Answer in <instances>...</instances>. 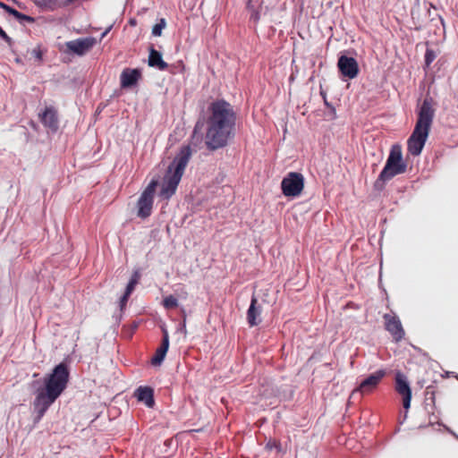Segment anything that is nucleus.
Segmentation results:
<instances>
[{
    "label": "nucleus",
    "mask_w": 458,
    "mask_h": 458,
    "mask_svg": "<svg viewBox=\"0 0 458 458\" xmlns=\"http://www.w3.org/2000/svg\"><path fill=\"white\" fill-rule=\"evenodd\" d=\"M435 59V55L432 50L428 49L425 54V62L427 65H429Z\"/></svg>",
    "instance_id": "nucleus-28"
},
{
    "label": "nucleus",
    "mask_w": 458,
    "mask_h": 458,
    "mask_svg": "<svg viewBox=\"0 0 458 458\" xmlns=\"http://www.w3.org/2000/svg\"><path fill=\"white\" fill-rule=\"evenodd\" d=\"M0 6L4 10L6 11L9 14L11 13V12L13 11V8L10 7L9 5L5 4H3V3H0Z\"/></svg>",
    "instance_id": "nucleus-32"
},
{
    "label": "nucleus",
    "mask_w": 458,
    "mask_h": 458,
    "mask_svg": "<svg viewBox=\"0 0 458 458\" xmlns=\"http://www.w3.org/2000/svg\"><path fill=\"white\" fill-rule=\"evenodd\" d=\"M304 187V177L296 172L289 173L281 182L282 192L285 197L294 198L299 196Z\"/></svg>",
    "instance_id": "nucleus-7"
},
{
    "label": "nucleus",
    "mask_w": 458,
    "mask_h": 458,
    "mask_svg": "<svg viewBox=\"0 0 458 458\" xmlns=\"http://www.w3.org/2000/svg\"><path fill=\"white\" fill-rule=\"evenodd\" d=\"M169 347V337L166 330H164V335L161 345L156 350L154 356L151 358V364L159 366L165 359V353Z\"/></svg>",
    "instance_id": "nucleus-16"
},
{
    "label": "nucleus",
    "mask_w": 458,
    "mask_h": 458,
    "mask_svg": "<svg viewBox=\"0 0 458 458\" xmlns=\"http://www.w3.org/2000/svg\"><path fill=\"white\" fill-rule=\"evenodd\" d=\"M383 318L386 329L392 335L396 342L401 341L404 336V330L399 318L390 314H385Z\"/></svg>",
    "instance_id": "nucleus-13"
},
{
    "label": "nucleus",
    "mask_w": 458,
    "mask_h": 458,
    "mask_svg": "<svg viewBox=\"0 0 458 458\" xmlns=\"http://www.w3.org/2000/svg\"><path fill=\"white\" fill-rule=\"evenodd\" d=\"M138 401L144 403L148 407L152 408L155 404L153 389L148 386H140L136 391Z\"/></svg>",
    "instance_id": "nucleus-18"
},
{
    "label": "nucleus",
    "mask_w": 458,
    "mask_h": 458,
    "mask_svg": "<svg viewBox=\"0 0 458 458\" xmlns=\"http://www.w3.org/2000/svg\"><path fill=\"white\" fill-rule=\"evenodd\" d=\"M395 391L403 396V408L407 411L411 405V389L406 376L401 371L395 372Z\"/></svg>",
    "instance_id": "nucleus-10"
},
{
    "label": "nucleus",
    "mask_w": 458,
    "mask_h": 458,
    "mask_svg": "<svg viewBox=\"0 0 458 458\" xmlns=\"http://www.w3.org/2000/svg\"><path fill=\"white\" fill-rule=\"evenodd\" d=\"M163 304L166 309H174L178 306V301L175 297H174L173 295H169L164 299Z\"/></svg>",
    "instance_id": "nucleus-23"
},
{
    "label": "nucleus",
    "mask_w": 458,
    "mask_h": 458,
    "mask_svg": "<svg viewBox=\"0 0 458 458\" xmlns=\"http://www.w3.org/2000/svg\"><path fill=\"white\" fill-rule=\"evenodd\" d=\"M262 0H249L248 8L250 10V21L254 23H258L260 18L259 8L261 6Z\"/></svg>",
    "instance_id": "nucleus-20"
},
{
    "label": "nucleus",
    "mask_w": 458,
    "mask_h": 458,
    "mask_svg": "<svg viewBox=\"0 0 458 458\" xmlns=\"http://www.w3.org/2000/svg\"><path fill=\"white\" fill-rule=\"evenodd\" d=\"M140 279V274L139 271H134V273L131 276V278L130 282L128 283L125 292H127V294H131L133 292L135 286L139 284V281Z\"/></svg>",
    "instance_id": "nucleus-22"
},
{
    "label": "nucleus",
    "mask_w": 458,
    "mask_h": 458,
    "mask_svg": "<svg viewBox=\"0 0 458 458\" xmlns=\"http://www.w3.org/2000/svg\"><path fill=\"white\" fill-rule=\"evenodd\" d=\"M191 156V150L189 146H182L180 148L163 178L159 193L162 198L168 199L174 194Z\"/></svg>",
    "instance_id": "nucleus-3"
},
{
    "label": "nucleus",
    "mask_w": 458,
    "mask_h": 458,
    "mask_svg": "<svg viewBox=\"0 0 458 458\" xmlns=\"http://www.w3.org/2000/svg\"><path fill=\"white\" fill-rule=\"evenodd\" d=\"M233 128L208 123L206 145L208 149L215 150L225 147Z\"/></svg>",
    "instance_id": "nucleus-6"
},
{
    "label": "nucleus",
    "mask_w": 458,
    "mask_h": 458,
    "mask_svg": "<svg viewBox=\"0 0 458 458\" xmlns=\"http://www.w3.org/2000/svg\"><path fill=\"white\" fill-rule=\"evenodd\" d=\"M386 372L384 369H379L369 375L364 380L360 382L358 387H356L352 392L351 396L355 395L356 394H360V395H366L373 393L382 379L386 377Z\"/></svg>",
    "instance_id": "nucleus-9"
},
{
    "label": "nucleus",
    "mask_w": 458,
    "mask_h": 458,
    "mask_svg": "<svg viewBox=\"0 0 458 458\" xmlns=\"http://www.w3.org/2000/svg\"><path fill=\"white\" fill-rule=\"evenodd\" d=\"M434 115L433 99L426 98L419 107L415 127L407 140V150L413 157H417L421 153L428 137Z\"/></svg>",
    "instance_id": "nucleus-2"
},
{
    "label": "nucleus",
    "mask_w": 458,
    "mask_h": 458,
    "mask_svg": "<svg viewBox=\"0 0 458 458\" xmlns=\"http://www.w3.org/2000/svg\"><path fill=\"white\" fill-rule=\"evenodd\" d=\"M39 118L41 123L51 129L52 131H56L58 128V118L56 110L50 106L47 107L42 114H39Z\"/></svg>",
    "instance_id": "nucleus-15"
},
{
    "label": "nucleus",
    "mask_w": 458,
    "mask_h": 458,
    "mask_svg": "<svg viewBox=\"0 0 458 458\" xmlns=\"http://www.w3.org/2000/svg\"><path fill=\"white\" fill-rule=\"evenodd\" d=\"M0 38H2L9 45H11V43H12L11 38L7 36V34L3 30V29L1 27H0Z\"/></svg>",
    "instance_id": "nucleus-31"
},
{
    "label": "nucleus",
    "mask_w": 458,
    "mask_h": 458,
    "mask_svg": "<svg viewBox=\"0 0 458 458\" xmlns=\"http://www.w3.org/2000/svg\"><path fill=\"white\" fill-rule=\"evenodd\" d=\"M141 74L138 69H124L120 77L121 87L123 89L130 88L135 86L138 83Z\"/></svg>",
    "instance_id": "nucleus-14"
},
{
    "label": "nucleus",
    "mask_w": 458,
    "mask_h": 458,
    "mask_svg": "<svg viewBox=\"0 0 458 458\" xmlns=\"http://www.w3.org/2000/svg\"><path fill=\"white\" fill-rule=\"evenodd\" d=\"M266 448L268 450H272L275 448L279 453L282 451L280 443L275 439L268 440V442L266 444Z\"/></svg>",
    "instance_id": "nucleus-27"
},
{
    "label": "nucleus",
    "mask_w": 458,
    "mask_h": 458,
    "mask_svg": "<svg viewBox=\"0 0 458 458\" xmlns=\"http://www.w3.org/2000/svg\"><path fill=\"white\" fill-rule=\"evenodd\" d=\"M96 43L97 41L94 38L88 37L66 42L65 46L69 53L81 56L89 52Z\"/></svg>",
    "instance_id": "nucleus-12"
},
{
    "label": "nucleus",
    "mask_w": 458,
    "mask_h": 458,
    "mask_svg": "<svg viewBox=\"0 0 458 458\" xmlns=\"http://www.w3.org/2000/svg\"><path fill=\"white\" fill-rule=\"evenodd\" d=\"M35 3L38 6L50 11H54L60 6L57 0H35Z\"/></svg>",
    "instance_id": "nucleus-21"
},
{
    "label": "nucleus",
    "mask_w": 458,
    "mask_h": 458,
    "mask_svg": "<svg viewBox=\"0 0 458 458\" xmlns=\"http://www.w3.org/2000/svg\"><path fill=\"white\" fill-rule=\"evenodd\" d=\"M70 372L68 365L62 362L55 366L53 371L44 379L45 386L37 392L34 408L42 418L51 404L61 395L67 386Z\"/></svg>",
    "instance_id": "nucleus-1"
},
{
    "label": "nucleus",
    "mask_w": 458,
    "mask_h": 458,
    "mask_svg": "<svg viewBox=\"0 0 458 458\" xmlns=\"http://www.w3.org/2000/svg\"><path fill=\"white\" fill-rule=\"evenodd\" d=\"M406 170L407 164L403 159L402 147L399 144H394L391 147L386 165L375 182V187L383 188L386 181L405 173Z\"/></svg>",
    "instance_id": "nucleus-4"
},
{
    "label": "nucleus",
    "mask_w": 458,
    "mask_h": 458,
    "mask_svg": "<svg viewBox=\"0 0 458 458\" xmlns=\"http://www.w3.org/2000/svg\"><path fill=\"white\" fill-rule=\"evenodd\" d=\"M337 67L342 76L348 79L356 78L360 72L356 59L344 55L338 58Z\"/></svg>",
    "instance_id": "nucleus-11"
},
{
    "label": "nucleus",
    "mask_w": 458,
    "mask_h": 458,
    "mask_svg": "<svg viewBox=\"0 0 458 458\" xmlns=\"http://www.w3.org/2000/svg\"><path fill=\"white\" fill-rule=\"evenodd\" d=\"M208 110L210 115L208 118V123L226 126L230 128L234 127L235 114L230 106L225 100H216L210 104Z\"/></svg>",
    "instance_id": "nucleus-5"
},
{
    "label": "nucleus",
    "mask_w": 458,
    "mask_h": 458,
    "mask_svg": "<svg viewBox=\"0 0 458 458\" xmlns=\"http://www.w3.org/2000/svg\"><path fill=\"white\" fill-rule=\"evenodd\" d=\"M258 300L255 296H252L250 305L247 311V320L250 327H255L260 322V312L261 308L257 306Z\"/></svg>",
    "instance_id": "nucleus-17"
},
{
    "label": "nucleus",
    "mask_w": 458,
    "mask_h": 458,
    "mask_svg": "<svg viewBox=\"0 0 458 458\" xmlns=\"http://www.w3.org/2000/svg\"><path fill=\"white\" fill-rule=\"evenodd\" d=\"M165 27V19H161L160 21L156 24L152 29V34L156 37H158L162 34L163 29Z\"/></svg>",
    "instance_id": "nucleus-25"
},
{
    "label": "nucleus",
    "mask_w": 458,
    "mask_h": 458,
    "mask_svg": "<svg viewBox=\"0 0 458 458\" xmlns=\"http://www.w3.org/2000/svg\"><path fill=\"white\" fill-rule=\"evenodd\" d=\"M130 295L131 294H127V292H125L124 294L123 295V297L121 298V300H120L121 310H123V308L126 306V303L128 301Z\"/></svg>",
    "instance_id": "nucleus-30"
},
{
    "label": "nucleus",
    "mask_w": 458,
    "mask_h": 458,
    "mask_svg": "<svg viewBox=\"0 0 458 458\" xmlns=\"http://www.w3.org/2000/svg\"><path fill=\"white\" fill-rule=\"evenodd\" d=\"M148 65L160 71L167 68V64L163 61L161 54L153 47H149Z\"/></svg>",
    "instance_id": "nucleus-19"
},
{
    "label": "nucleus",
    "mask_w": 458,
    "mask_h": 458,
    "mask_svg": "<svg viewBox=\"0 0 458 458\" xmlns=\"http://www.w3.org/2000/svg\"><path fill=\"white\" fill-rule=\"evenodd\" d=\"M45 54V49L41 46H38L32 50V55L38 64L42 63L43 55Z\"/></svg>",
    "instance_id": "nucleus-24"
},
{
    "label": "nucleus",
    "mask_w": 458,
    "mask_h": 458,
    "mask_svg": "<svg viewBox=\"0 0 458 458\" xmlns=\"http://www.w3.org/2000/svg\"><path fill=\"white\" fill-rule=\"evenodd\" d=\"M10 14L14 16L19 21H33V18H31L30 16H28V15L22 14L15 9H13V11L11 12Z\"/></svg>",
    "instance_id": "nucleus-26"
},
{
    "label": "nucleus",
    "mask_w": 458,
    "mask_h": 458,
    "mask_svg": "<svg viewBox=\"0 0 458 458\" xmlns=\"http://www.w3.org/2000/svg\"><path fill=\"white\" fill-rule=\"evenodd\" d=\"M202 127H203V122H199H199L196 123V124L194 126V129H193V132H192V138H195L197 133L200 134Z\"/></svg>",
    "instance_id": "nucleus-29"
},
{
    "label": "nucleus",
    "mask_w": 458,
    "mask_h": 458,
    "mask_svg": "<svg viewBox=\"0 0 458 458\" xmlns=\"http://www.w3.org/2000/svg\"><path fill=\"white\" fill-rule=\"evenodd\" d=\"M185 322H186V315H185V314H183V322H182V330H184V331H186V330H185Z\"/></svg>",
    "instance_id": "nucleus-33"
},
{
    "label": "nucleus",
    "mask_w": 458,
    "mask_h": 458,
    "mask_svg": "<svg viewBox=\"0 0 458 458\" xmlns=\"http://www.w3.org/2000/svg\"><path fill=\"white\" fill-rule=\"evenodd\" d=\"M157 184V180L153 179L141 193L138 200V216L140 217L147 218L150 216Z\"/></svg>",
    "instance_id": "nucleus-8"
}]
</instances>
